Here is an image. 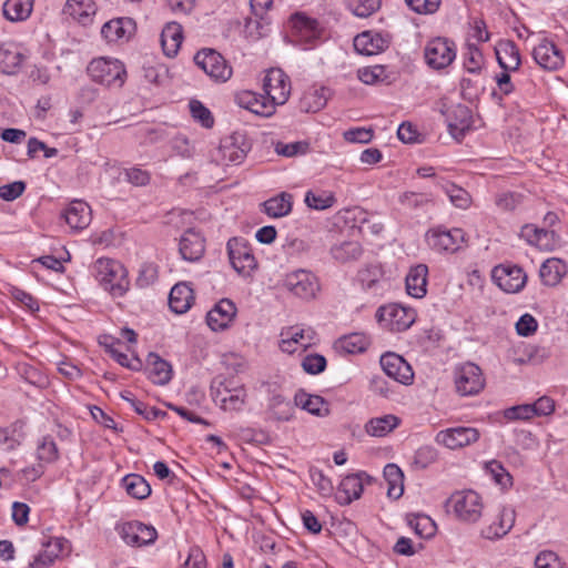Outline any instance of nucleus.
I'll use <instances>...</instances> for the list:
<instances>
[{"label": "nucleus", "mask_w": 568, "mask_h": 568, "mask_svg": "<svg viewBox=\"0 0 568 568\" xmlns=\"http://www.w3.org/2000/svg\"><path fill=\"white\" fill-rule=\"evenodd\" d=\"M440 186L449 197L453 205L463 210L469 207L471 197L466 190L450 182L440 183Z\"/></svg>", "instance_id": "3c124183"}, {"label": "nucleus", "mask_w": 568, "mask_h": 568, "mask_svg": "<svg viewBox=\"0 0 568 568\" xmlns=\"http://www.w3.org/2000/svg\"><path fill=\"white\" fill-rule=\"evenodd\" d=\"M280 348L287 354H294L295 352L301 351L297 326L282 331Z\"/></svg>", "instance_id": "bf43d9fd"}, {"label": "nucleus", "mask_w": 568, "mask_h": 568, "mask_svg": "<svg viewBox=\"0 0 568 568\" xmlns=\"http://www.w3.org/2000/svg\"><path fill=\"white\" fill-rule=\"evenodd\" d=\"M87 70L94 82L106 87L121 88L126 79L124 64L118 59H93Z\"/></svg>", "instance_id": "7ed1b4c3"}, {"label": "nucleus", "mask_w": 568, "mask_h": 568, "mask_svg": "<svg viewBox=\"0 0 568 568\" xmlns=\"http://www.w3.org/2000/svg\"><path fill=\"white\" fill-rule=\"evenodd\" d=\"M63 216L71 229L82 230L91 221V210L87 203L74 201L68 206Z\"/></svg>", "instance_id": "e433bc0d"}, {"label": "nucleus", "mask_w": 568, "mask_h": 568, "mask_svg": "<svg viewBox=\"0 0 568 568\" xmlns=\"http://www.w3.org/2000/svg\"><path fill=\"white\" fill-rule=\"evenodd\" d=\"M390 43L388 34L365 31L354 38L355 50L363 55H374L385 51Z\"/></svg>", "instance_id": "4be33fe9"}, {"label": "nucleus", "mask_w": 568, "mask_h": 568, "mask_svg": "<svg viewBox=\"0 0 568 568\" xmlns=\"http://www.w3.org/2000/svg\"><path fill=\"white\" fill-rule=\"evenodd\" d=\"M248 145L242 135L233 134L221 140L212 160L221 165L240 164L246 158Z\"/></svg>", "instance_id": "6e6552de"}, {"label": "nucleus", "mask_w": 568, "mask_h": 568, "mask_svg": "<svg viewBox=\"0 0 568 568\" xmlns=\"http://www.w3.org/2000/svg\"><path fill=\"white\" fill-rule=\"evenodd\" d=\"M398 202L410 210L420 209L433 202L430 193L406 191L398 196Z\"/></svg>", "instance_id": "864d4df0"}, {"label": "nucleus", "mask_w": 568, "mask_h": 568, "mask_svg": "<svg viewBox=\"0 0 568 568\" xmlns=\"http://www.w3.org/2000/svg\"><path fill=\"white\" fill-rule=\"evenodd\" d=\"M294 406L295 405L281 394H275L270 399L268 410L274 419L288 422L293 417Z\"/></svg>", "instance_id": "49530a36"}, {"label": "nucleus", "mask_w": 568, "mask_h": 568, "mask_svg": "<svg viewBox=\"0 0 568 568\" xmlns=\"http://www.w3.org/2000/svg\"><path fill=\"white\" fill-rule=\"evenodd\" d=\"M408 524L414 529L415 534L423 538H429L436 531L435 523L426 515L415 516L408 520Z\"/></svg>", "instance_id": "4d7b16f0"}, {"label": "nucleus", "mask_w": 568, "mask_h": 568, "mask_svg": "<svg viewBox=\"0 0 568 568\" xmlns=\"http://www.w3.org/2000/svg\"><path fill=\"white\" fill-rule=\"evenodd\" d=\"M516 511L511 506H501L493 521L481 530V536L487 539H499L506 536L514 527Z\"/></svg>", "instance_id": "412c9836"}, {"label": "nucleus", "mask_w": 568, "mask_h": 568, "mask_svg": "<svg viewBox=\"0 0 568 568\" xmlns=\"http://www.w3.org/2000/svg\"><path fill=\"white\" fill-rule=\"evenodd\" d=\"M331 254L334 260L345 263L358 258L362 254V247L356 241H345L332 246Z\"/></svg>", "instance_id": "8fccbe9b"}, {"label": "nucleus", "mask_w": 568, "mask_h": 568, "mask_svg": "<svg viewBox=\"0 0 568 568\" xmlns=\"http://www.w3.org/2000/svg\"><path fill=\"white\" fill-rule=\"evenodd\" d=\"M290 24L295 42L305 45V49L315 45L322 39L323 26L304 12L293 14L290 19Z\"/></svg>", "instance_id": "20e7f679"}, {"label": "nucleus", "mask_w": 568, "mask_h": 568, "mask_svg": "<svg viewBox=\"0 0 568 568\" xmlns=\"http://www.w3.org/2000/svg\"><path fill=\"white\" fill-rule=\"evenodd\" d=\"M26 55L21 48L13 42L0 43V72L12 75L19 72Z\"/></svg>", "instance_id": "393cba45"}, {"label": "nucleus", "mask_w": 568, "mask_h": 568, "mask_svg": "<svg viewBox=\"0 0 568 568\" xmlns=\"http://www.w3.org/2000/svg\"><path fill=\"white\" fill-rule=\"evenodd\" d=\"M193 301V290L185 283L175 284L169 295V306L176 314L189 311Z\"/></svg>", "instance_id": "c9c22d12"}, {"label": "nucleus", "mask_w": 568, "mask_h": 568, "mask_svg": "<svg viewBox=\"0 0 568 568\" xmlns=\"http://www.w3.org/2000/svg\"><path fill=\"white\" fill-rule=\"evenodd\" d=\"M483 62L484 58L480 50L476 45L469 44L464 61L466 70L471 73L478 72L481 69Z\"/></svg>", "instance_id": "338daca9"}, {"label": "nucleus", "mask_w": 568, "mask_h": 568, "mask_svg": "<svg viewBox=\"0 0 568 568\" xmlns=\"http://www.w3.org/2000/svg\"><path fill=\"white\" fill-rule=\"evenodd\" d=\"M135 32V22L131 18H118L105 22L101 34L108 42L128 41Z\"/></svg>", "instance_id": "b1692460"}, {"label": "nucleus", "mask_w": 568, "mask_h": 568, "mask_svg": "<svg viewBox=\"0 0 568 568\" xmlns=\"http://www.w3.org/2000/svg\"><path fill=\"white\" fill-rule=\"evenodd\" d=\"M262 206L263 212L270 217L278 219L286 216L292 212L293 195L287 192H281L263 202Z\"/></svg>", "instance_id": "ea45409f"}, {"label": "nucleus", "mask_w": 568, "mask_h": 568, "mask_svg": "<svg viewBox=\"0 0 568 568\" xmlns=\"http://www.w3.org/2000/svg\"><path fill=\"white\" fill-rule=\"evenodd\" d=\"M471 116L467 106L458 104L454 106L447 116V126L452 136L460 141L470 129Z\"/></svg>", "instance_id": "cd10ccee"}, {"label": "nucleus", "mask_w": 568, "mask_h": 568, "mask_svg": "<svg viewBox=\"0 0 568 568\" xmlns=\"http://www.w3.org/2000/svg\"><path fill=\"white\" fill-rule=\"evenodd\" d=\"M294 405L317 417H326L331 413L329 404L323 397L302 389L295 394Z\"/></svg>", "instance_id": "c756f323"}, {"label": "nucleus", "mask_w": 568, "mask_h": 568, "mask_svg": "<svg viewBox=\"0 0 568 568\" xmlns=\"http://www.w3.org/2000/svg\"><path fill=\"white\" fill-rule=\"evenodd\" d=\"M358 278L365 290H377L382 287L383 274L379 266H368L358 273Z\"/></svg>", "instance_id": "6e6d98bb"}, {"label": "nucleus", "mask_w": 568, "mask_h": 568, "mask_svg": "<svg viewBox=\"0 0 568 568\" xmlns=\"http://www.w3.org/2000/svg\"><path fill=\"white\" fill-rule=\"evenodd\" d=\"M521 202L523 195L516 192H503L495 197V203L501 211H513Z\"/></svg>", "instance_id": "774afa93"}, {"label": "nucleus", "mask_w": 568, "mask_h": 568, "mask_svg": "<svg viewBox=\"0 0 568 568\" xmlns=\"http://www.w3.org/2000/svg\"><path fill=\"white\" fill-rule=\"evenodd\" d=\"M38 458L41 462L52 463L58 459L59 453L54 440L50 436H44L37 449Z\"/></svg>", "instance_id": "e2e57ef3"}, {"label": "nucleus", "mask_w": 568, "mask_h": 568, "mask_svg": "<svg viewBox=\"0 0 568 568\" xmlns=\"http://www.w3.org/2000/svg\"><path fill=\"white\" fill-rule=\"evenodd\" d=\"M369 345L368 337L363 333H352L341 337L336 342V347L347 354L364 352Z\"/></svg>", "instance_id": "09e8293b"}, {"label": "nucleus", "mask_w": 568, "mask_h": 568, "mask_svg": "<svg viewBox=\"0 0 568 568\" xmlns=\"http://www.w3.org/2000/svg\"><path fill=\"white\" fill-rule=\"evenodd\" d=\"M190 111L193 119L200 122L202 126L211 129L214 125V118L211 111L202 102L192 100L190 102Z\"/></svg>", "instance_id": "680f3d73"}, {"label": "nucleus", "mask_w": 568, "mask_h": 568, "mask_svg": "<svg viewBox=\"0 0 568 568\" xmlns=\"http://www.w3.org/2000/svg\"><path fill=\"white\" fill-rule=\"evenodd\" d=\"M438 458V452L435 447L425 445L419 447L414 455V464L422 469L434 464Z\"/></svg>", "instance_id": "0e129e2a"}, {"label": "nucleus", "mask_w": 568, "mask_h": 568, "mask_svg": "<svg viewBox=\"0 0 568 568\" xmlns=\"http://www.w3.org/2000/svg\"><path fill=\"white\" fill-rule=\"evenodd\" d=\"M235 100L241 108L261 116H270L275 112L272 100H267L265 95L252 91L237 93Z\"/></svg>", "instance_id": "bb28decb"}, {"label": "nucleus", "mask_w": 568, "mask_h": 568, "mask_svg": "<svg viewBox=\"0 0 568 568\" xmlns=\"http://www.w3.org/2000/svg\"><path fill=\"white\" fill-rule=\"evenodd\" d=\"M310 144L306 141H295L285 143L282 141H277L274 144V150L278 155L285 158H293L296 155H304L308 152Z\"/></svg>", "instance_id": "5fc2aeb1"}, {"label": "nucleus", "mask_w": 568, "mask_h": 568, "mask_svg": "<svg viewBox=\"0 0 568 568\" xmlns=\"http://www.w3.org/2000/svg\"><path fill=\"white\" fill-rule=\"evenodd\" d=\"M399 424L400 419L397 416L388 414L371 418L365 425V430L371 436L384 437L392 433Z\"/></svg>", "instance_id": "a19ab883"}, {"label": "nucleus", "mask_w": 568, "mask_h": 568, "mask_svg": "<svg viewBox=\"0 0 568 568\" xmlns=\"http://www.w3.org/2000/svg\"><path fill=\"white\" fill-rule=\"evenodd\" d=\"M381 366L387 376L400 384L407 385L413 381L414 373L410 365L395 353L382 355Z\"/></svg>", "instance_id": "aec40b11"}, {"label": "nucleus", "mask_w": 568, "mask_h": 568, "mask_svg": "<svg viewBox=\"0 0 568 568\" xmlns=\"http://www.w3.org/2000/svg\"><path fill=\"white\" fill-rule=\"evenodd\" d=\"M121 398L130 404V406L138 413L143 416L146 420H154L160 416H164L165 413L156 409L155 407H149L143 402L136 399L133 394L129 390L122 392L120 394Z\"/></svg>", "instance_id": "603ef678"}, {"label": "nucleus", "mask_w": 568, "mask_h": 568, "mask_svg": "<svg viewBox=\"0 0 568 568\" xmlns=\"http://www.w3.org/2000/svg\"><path fill=\"white\" fill-rule=\"evenodd\" d=\"M532 57L536 63L547 71H557L565 63V57L557 45L542 39L532 50Z\"/></svg>", "instance_id": "a211bd4d"}, {"label": "nucleus", "mask_w": 568, "mask_h": 568, "mask_svg": "<svg viewBox=\"0 0 568 568\" xmlns=\"http://www.w3.org/2000/svg\"><path fill=\"white\" fill-rule=\"evenodd\" d=\"M122 485L126 493L136 499H144L151 494V487L140 475L130 474L122 479Z\"/></svg>", "instance_id": "de8ad7c7"}, {"label": "nucleus", "mask_w": 568, "mask_h": 568, "mask_svg": "<svg viewBox=\"0 0 568 568\" xmlns=\"http://www.w3.org/2000/svg\"><path fill=\"white\" fill-rule=\"evenodd\" d=\"M428 267L425 264H418L412 267L406 276V291L415 297L422 298L427 292Z\"/></svg>", "instance_id": "f704fd0d"}, {"label": "nucleus", "mask_w": 568, "mask_h": 568, "mask_svg": "<svg viewBox=\"0 0 568 568\" xmlns=\"http://www.w3.org/2000/svg\"><path fill=\"white\" fill-rule=\"evenodd\" d=\"M357 77L363 83L373 85L385 81L386 71L383 65L367 67L359 69Z\"/></svg>", "instance_id": "13d9d810"}, {"label": "nucleus", "mask_w": 568, "mask_h": 568, "mask_svg": "<svg viewBox=\"0 0 568 568\" xmlns=\"http://www.w3.org/2000/svg\"><path fill=\"white\" fill-rule=\"evenodd\" d=\"M121 539L131 547H143L155 542L156 529L138 520L128 521L116 527Z\"/></svg>", "instance_id": "f8f14e48"}, {"label": "nucleus", "mask_w": 568, "mask_h": 568, "mask_svg": "<svg viewBox=\"0 0 568 568\" xmlns=\"http://www.w3.org/2000/svg\"><path fill=\"white\" fill-rule=\"evenodd\" d=\"M384 478L388 484L387 496L398 499L404 493V474L395 464H387L384 468Z\"/></svg>", "instance_id": "c03bdc74"}, {"label": "nucleus", "mask_w": 568, "mask_h": 568, "mask_svg": "<svg viewBox=\"0 0 568 568\" xmlns=\"http://www.w3.org/2000/svg\"><path fill=\"white\" fill-rule=\"evenodd\" d=\"M327 103V90L325 88H312L305 91L300 100V109L304 112H317Z\"/></svg>", "instance_id": "37998d69"}, {"label": "nucleus", "mask_w": 568, "mask_h": 568, "mask_svg": "<svg viewBox=\"0 0 568 568\" xmlns=\"http://www.w3.org/2000/svg\"><path fill=\"white\" fill-rule=\"evenodd\" d=\"M480 437L479 430L474 427H453L440 430L435 436V442L448 449H460L476 443Z\"/></svg>", "instance_id": "dca6fc26"}, {"label": "nucleus", "mask_w": 568, "mask_h": 568, "mask_svg": "<svg viewBox=\"0 0 568 568\" xmlns=\"http://www.w3.org/2000/svg\"><path fill=\"white\" fill-rule=\"evenodd\" d=\"M212 397L223 410L237 412L245 404L246 390L242 385L235 386L231 382H225L212 392Z\"/></svg>", "instance_id": "f3484780"}, {"label": "nucleus", "mask_w": 568, "mask_h": 568, "mask_svg": "<svg viewBox=\"0 0 568 568\" xmlns=\"http://www.w3.org/2000/svg\"><path fill=\"white\" fill-rule=\"evenodd\" d=\"M521 236L531 245L540 250L551 251L555 247V232L538 229L534 225H525L521 229Z\"/></svg>", "instance_id": "58836bf2"}, {"label": "nucleus", "mask_w": 568, "mask_h": 568, "mask_svg": "<svg viewBox=\"0 0 568 568\" xmlns=\"http://www.w3.org/2000/svg\"><path fill=\"white\" fill-rule=\"evenodd\" d=\"M161 45L166 57H175L183 41V29L178 22H169L161 32Z\"/></svg>", "instance_id": "72a5a7b5"}, {"label": "nucleus", "mask_w": 568, "mask_h": 568, "mask_svg": "<svg viewBox=\"0 0 568 568\" xmlns=\"http://www.w3.org/2000/svg\"><path fill=\"white\" fill-rule=\"evenodd\" d=\"M348 7L359 18H367L381 7V0H349Z\"/></svg>", "instance_id": "052dcab7"}, {"label": "nucleus", "mask_w": 568, "mask_h": 568, "mask_svg": "<svg viewBox=\"0 0 568 568\" xmlns=\"http://www.w3.org/2000/svg\"><path fill=\"white\" fill-rule=\"evenodd\" d=\"M291 81L282 69L272 68L263 80V90L267 100H272L274 109L283 105L291 94Z\"/></svg>", "instance_id": "1a4fd4ad"}, {"label": "nucleus", "mask_w": 568, "mask_h": 568, "mask_svg": "<svg viewBox=\"0 0 568 568\" xmlns=\"http://www.w3.org/2000/svg\"><path fill=\"white\" fill-rule=\"evenodd\" d=\"M465 240L462 229L448 230L443 226L430 229L426 233V241L429 247L437 252L454 253L460 248Z\"/></svg>", "instance_id": "4468645a"}, {"label": "nucleus", "mask_w": 568, "mask_h": 568, "mask_svg": "<svg viewBox=\"0 0 568 568\" xmlns=\"http://www.w3.org/2000/svg\"><path fill=\"white\" fill-rule=\"evenodd\" d=\"M304 202L312 210L324 211L334 206L336 197L328 190H310L305 193Z\"/></svg>", "instance_id": "a18cd8bd"}, {"label": "nucleus", "mask_w": 568, "mask_h": 568, "mask_svg": "<svg viewBox=\"0 0 568 568\" xmlns=\"http://www.w3.org/2000/svg\"><path fill=\"white\" fill-rule=\"evenodd\" d=\"M283 286L302 300L314 298L320 290L316 276L306 270L287 273L283 280Z\"/></svg>", "instance_id": "9b49d317"}, {"label": "nucleus", "mask_w": 568, "mask_h": 568, "mask_svg": "<svg viewBox=\"0 0 568 568\" xmlns=\"http://www.w3.org/2000/svg\"><path fill=\"white\" fill-rule=\"evenodd\" d=\"M34 0H6L3 14L12 22L27 20L33 10Z\"/></svg>", "instance_id": "79ce46f5"}, {"label": "nucleus", "mask_w": 568, "mask_h": 568, "mask_svg": "<svg viewBox=\"0 0 568 568\" xmlns=\"http://www.w3.org/2000/svg\"><path fill=\"white\" fill-rule=\"evenodd\" d=\"M454 381L456 392L460 396H474L485 387V377L481 368L470 362L464 363L455 368Z\"/></svg>", "instance_id": "39448f33"}, {"label": "nucleus", "mask_w": 568, "mask_h": 568, "mask_svg": "<svg viewBox=\"0 0 568 568\" xmlns=\"http://www.w3.org/2000/svg\"><path fill=\"white\" fill-rule=\"evenodd\" d=\"M455 44L446 38L432 39L424 49L425 61L434 70L447 68L455 60Z\"/></svg>", "instance_id": "9d476101"}, {"label": "nucleus", "mask_w": 568, "mask_h": 568, "mask_svg": "<svg viewBox=\"0 0 568 568\" xmlns=\"http://www.w3.org/2000/svg\"><path fill=\"white\" fill-rule=\"evenodd\" d=\"M179 251L183 260L199 261L205 251L204 237L193 229L186 230L180 240Z\"/></svg>", "instance_id": "a878e982"}, {"label": "nucleus", "mask_w": 568, "mask_h": 568, "mask_svg": "<svg viewBox=\"0 0 568 568\" xmlns=\"http://www.w3.org/2000/svg\"><path fill=\"white\" fill-rule=\"evenodd\" d=\"M149 378L158 385H166L172 378V367L158 354L150 353L146 359Z\"/></svg>", "instance_id": "4c0bfd02"}, {"label": "nucleus", "mask_w": 568, "mask_h": 568, "mask_svg": "<svg viewBox=\"0 0 568 568\" xmlns=\"http://www.w3.org/2000/svg\"><path fill=\"white\" fill-rule=\"evenodd\" d=\"M491 278L506 293L520 292L527 282V275L521 267L513 264H500L493 268Z\"/></svg>", "instance_id": "ddd939ff"}, {"label": "nucleus", "mask_w": 568, "mask_h": 568, "mask_svg": "<svg viewBox=\"0 0 568 568\" xmlns=\"http://www.w3.org/2000/svg\"><path fill=\"white\" fill-rule=\"evenodd\" d=\"M42 548L30 562V568H49L61 554L70 551V542L65 538L54 537L43 541Z\"/></svg>", "instance_id": "6ab92c4d"}, {"label": "nucleus", "mask_w": 568, "mask_h": 568, "mask_svg": "<svg viewBox=\"0 0 568 568\" xmlns=\"http://www.w3.org/2000/svg\"><path fill=\"white\" fill-rule=\"evenodd\" d=\"M376 317L383 327L392 332H403L412 326L416 315L412 308L399 304H388L377 310Z\"/></svg>", "instance_id": "423d86ee"}, {"label": "nucleus", "mask_w": 568, "mask_h": 568, "mask_svg": "<svg viewBox=\"0 0 568 568\" xmlns=\"http://www.w3.org/2000/svg\"><path fill=\"white\" fill-rule=\"evenodd\" d=\"M495 53L500 68L505 71H516L520 65V53L514 41H499L495 48Z\"/></svg>", "instance_id": "c85d7f7f"}, {"label": "nucleus", "mask_w": 568, "mask_h": 568, "mask_svg": "<svg viewBox=\"0 0 568 568\" xmlns=\"http://www.w3.org/2000/svg\"><path fill=\"white\" fill-rule=\"evenodd\" d=\"M363 475H348L342 479L336 491V500L341 505H348L361 497L363 493Z\"/></svg>", "instance_id": "473e14b6"}, {"label": "nucleus", "mask_w": 568, "mask_h": 568, "mask_svg": "<svg viewBox=\"0 0 568 568\" xmlns=\"http://www.w3.org/2000/svg\"><path fill=\"white\" fill-rule=\"evenodd\" d=\"M195 64L215 82H226L232 77V68L213 49H202L194 55Z\"/></svg>", "instance_id": "0eeeda50"}, {"label": "nucleus", "mask_w": 568, "mask_h": 568, "mask_svg": "<svg viewBox=\"0 0 568 568\" xmlns=\"http://www.w3.org/2000/svg\"><path fill=\"white\" fill-rule=\"evenodd\" d=\"M446 511L467 524L477 523L483 515L481 497L471 489L453 493L445 503Z\"/></svg>", "instance_id": "f03ea898"}, {"label": "nucleus", "mask_w": 568, "mask_h": 568, "mask_svg": "<svg viewBox=\"0 0 568 568\" xmlns=\"http://www.w3.org/2000/svg\"><path fill=\"white\" fill-rule=\"evenodd\" d=\"M63 12L82 26H88L92 22L97 7L93 0H68Z\"/></svg>", "instance_id": "2f4dec72"}, {"label": "nucleus", "mask_w": 568, "mask_h": 568, "mask_svg": "<svg viewBox=\"0 0 568 568\" xmlns=\"http://www.w3.org/2000/svg\"><path fill=\"white\" fill-rule=\"evenodd\" d=\"M93 271L101 286L112 296L120 297L128 292V272L120 262L102 257L95 261Z\"/></svg>", "instance_id": "f257e3e1"}, {"label": "nucleus", "mask_w": 568, "mask_h": 568, "mask_svg": "<svg viewBox=\"0 0 568 568\" xmlns=\"http://www.w3.org/2000/svg\"><path fill=\"white\" fill-rule=\"evenodd\" d=\"M568 267L565 261L558 257L547 258L539 268V276L544 285L556 286L566 276Z\"/></svg>", "instance_id": "7c9ffc66"}, {"label": "nucleus", "mask_w": 568, "mask_h": 568, "mask_svg": "<svg viewBox=\"0 0 568 568\" xmlns=\"http://www.w3.org/2000/svg\"><path fill=\"white\" fill-rule=\"evenodd\" d=\"M235 315V304L231 300L223 298L207 313L206 323L214 332L223 331L230 326Z\"/></svg>", "instance_id": "5701e85b"}, {"label": "nucleus", "mask_w": 568, "mask_h": 568, "mask_svg": "<svg viewBox=\"0 0 568 568\" xmlns=\"http://www.w3.org/2000/svg\"><path fill=\"white\" fill-rule=\"evenodd\" d=\"M229 256L234 270L243 275H250L257 267V262L248 243L242 239H231L227 242Z\"/></svg>", "instance_id": "2eb2a0df"}, {"label": "nucleus", "mask_w": 568, "mask_h": 568, "mask_svg": "<svg viewBox=\"0 0 568 568\" xmlns=\"http://www.w3.org/2000/svg\"><path fill=\"white\" fill-rule=\"evenodd\" d=\"M486 470L491 475L496 484L507 487L511 485V476L505 467L497 460H490L486 464Z\"/></svg>", "instance_id": "69168bd1"}]
</instances>
